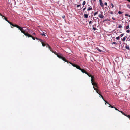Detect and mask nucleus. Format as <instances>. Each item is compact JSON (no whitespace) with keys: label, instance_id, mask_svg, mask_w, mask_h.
Masks as SVG:
<instances>
[{"label":"nucleus","instance_id":"1","mask_svg":"<svg viewBox=\"0 0 130 130\" xmlns=\"http://www.w3.org/2000/svg\"><path fill=\"white\" fill-rule=\"evenodd\" d=\"M57 56L58 58L61 59L64 61L67 62L68 63V61L66 59L65 57H63V55L62 54L60 53H58Z\"/></svg>","mask_w":130,"mask_h":130},{"label":"nucleus","instance_id":"2","mask_svg":"<svg viewBox=\"0 0 130 130\" xmlns=\"http://www.w3.org/2000/svg\"><path fill=\"white\" fill-rule=\"evenodd\" d=\"M12 26L13 27H16L20 30L22 28V27H20V26H18V25H16V24H15V25H12Z\"/></svg>","mask_w":130,"mask_h":130},{"label":"nucleus","instance_id":"3","mask_svg":"<svg viewBox=\"0 0 130 130\" xmlns=\"http://www.w3.org/2000/svg\"><path fill=\"white\" fill-rule=\"evenodd\" d=\"M93 88L94 90H96V92L99 95L101 93V92L100 91H99V90L98 89L96 88L95 87H94Z\"/></svg>","mask_w":130,"mask_h":130},{"label":"nucleus","instance_id":"4","mask_svg":"<svg viewBox=\"0 0 130 130\" xmlns=\"http://www.w3.org/2000/svg\"><path fill=\"white\" fill-rule=\"evenodd\" d=\"M92 85H93V88L94 87H98V86L97 85V84L96 83L94 82H93V83H91Z\"/></svg>","mask_w":130,"mask_h":130},{"label":"nucleus","instance_id":"5","mask_svg":"<svg viewBox=\"0 0 130 130\" xmlns=\"http://www.w3.org/2000/svg\"><path fill=\"white\" fill-rule=\"evenodd\" d=\"M103 13L102 12H101V13L99 14L98 15V16L101 19H103L104 18V16L102 15V14Z\"/></svg>","mask_w":130,"mask_h":130},{"label":"nucleus","instance_id":"6","mask_svg":"<svg viewBox=\"0 0 130 130\" xmlns=\"http://www.w3.org/2000/svg\"><path fill=\"white\" fill-rule=\"evenodd\" d=\"M99 95L101 96V97L102 98V99L104 101H105V102L107 104H108V102L105 100L104 98L103 97V96L101 94H100Z\"/></svg>","mask_w":130,"mask_h":130},{"label":"nucleus","instance_id":"7","mask_svg":"<svg viewBox=\"0 0 130 130\" xmlns=\"http://www.w3.org/2000/svg\"><path fill=\"white\" fill-rule=\"evenodd\" d=\"M102 0H99L100 3V5L101 6V7H104V5L102 2Z\"/></svg>","mask_w":130,"mask_h":130},{"label":"nucleus","instance_id":"8","mask_svg":"<svg viewBox=\"0 0 130 130\" xmlns=\"http://www.w3.org/2000/svg\"><path fill=\"white\" fill-rule=\"evenodd\" d=\"M80 70H81V71L83 73H85L86 74V73H87V72H86L85 70L84 69H82L81 68L80 69Z\"/></svg>","mask_w":130,"mask_h":130},{"label":"nucleus","instance_id":"9","mask_svg":"<svg viewBox=\"0 0 130 130\" xmlns=\"http://www.w3.org/2000/svg\"><path fill=\"white\" fill-rule=\"evenodd\" d=\"M1 16H2V18H3H3L4 17V19H5V20L6 21H7V22H8V21H9L7 20V18L5 16L2 15H2H1Z\"/></svg>","mask_w":130,"mask_h":130},{"label":"nucleus","instance_id":"10","mask_svg":"<svg viewBox=\"0 0 130 130\" xmlns=\"http://www.w3.org/2000/svg\"><path fill=\"white\" fill-rule=\"evenodd\" d=\"M88 6H89L90 7L88 8L87 11H89L90 10H92V7L90 6L89 5H88Z\"/></svg>","mask_w":130,"mask_h":130},{"label":"nucleus","instance_id":"11","mask_svg":"<svg viewBox=\"0 0 130 130\" xmlns=\"http://www.w3.org/2000/svg\"><path fill=\"white\" fill-rule=\"evenodd\" d=\"M119 112H121L122 114L123 115H124L125 116L127 117V116H128V115H126V114H125L124 112L123 111H119Z\"/></svg>","mask_w":130,"mask_h":130},{"label":"nucleus","instance_id":"12","mask_svg":"<svg viewBox=\"0 0 130 130\" xmlns=\"http://www.w3.org/2000/svg\"><path fill=\"white\" fill-rule=\"evenodd\" d=\"M125 47L127 49L129 50H130V49L129 48V46H128L126 44V45L125 46Z\"/></svg>","mask_w":130,"mask_h":130},{"label":"nucleus","instance_id":"13","mask_svg":"<svg viewBox=\"0 0 130 130\" xmlns=\"http://www.w3.org/2000/svg\"><path fill=\"white\" fill-rule=\"evenodd\" d=\"M86 74H87L89 77H91V78L93 76L89 74L87 72V73H86Z\"/></svg>","mask_w":130,"mask_h":130},{"label":"nucleus","instance_id":"14","mask_svg":"<svg viewBox=\"0 0 130 130\" xmlns=\"http://www.w3.org/2000/svg\"><path fill=\"white\" fill-rule=\"evenodd\" d=\"M70 63L71 64V65L73 66V67H76V65L77 64H73V63H71V62H69L68 63Z\"/></svg>","mask_w":130,"mask_h":130},{"label":"nucleus","instance_id":"15","mask_svg":"<svg viewBox=\"0 0 130 130\" xmlns=\"http://www.w3.org/2000/svg\"><path fill=\"white\" fill-rule=\"evenodd\" d=\"M91 83H93L94 82V77L93 76L91 78Z\"/></svg>","mask_w":130,"mask_h":130},{"label":"nucleus","instance_id":"16","mask_svg":"<svg viewBox=\"0 0 130 130\" xmlns=\"http://www.w3.org/2000/svg\"><path fill=\"white\" fill-rule=\"evenodd\" d=\"M75 67H76V68L78 69L79 70H80V69H81L80 67L79 66L77 65H76Z\"/></svg>","mask_w":130,"mask_h":130},{"label":"nucleus","instance_id":"17","mask_svg":"<svg viewBox=\"0 0 130 130\" xmlns=\"http://www.w3.org/2000/svg\"><path fill=\"white\" fill-rule=\"evenodd\" d=\"M20 30L21 31V32L22 33H24V32L25 31L23 29V27H22L21 29Z\"/></svg>","mask_w":130,"mask_h":130},{"label":"nucleus","instance_id":"18","mask_svg":"<svg viewBox=\"0 0 130 130\" xmlns=\"http://www.w3.org/2000/svg\"><path fill=\"white\" fill-rule=\"evenodd\" d=\"M84 17L85 18H88V15L87 14H84Z\"/></svg>","mask_w":130,"mask_h":130},{"label":"nucleus","instance_id":"19","mask_svg":"<svg viewBox=\"0 0 130 130\" xmlns=\"http://www.w3.org/2000/svg\"><path fill=\"white\" fill-rule=\"evenodd\" d=\"M98 11H97L96 12H95L93 14V15L94 16H95L97 14H98Z\"/></svg>","mask_w":130,"mask_h":130},{"label":"nucleus","instance_id":"20","mask_svg":"<svg viewBox=\"0 0 130 130\" xmlns=\"http://www.w3.org/2000/svg\"><path fill=\"white\" fill-rule=\"evenodd\" d=\"M109 105V107H111V108H115V107H113L112 106H111L110 104H109L108 103V104Z\"/></svg>","mask_w":130,"mask_h":130},{"label":"nucleus","instance_id":"21","mask_svg":"<svg viewBox=\"0 0 130 130\" xmlns=\"http://www.w3.org/2000/svg\"><path fill=\"white\" fill-rule=\"evenodd\" d=\"M23 33L26 36H27V35L28 34V32H27V33H25V31L24 32V33Z\"/></svg>","mask_w":130,"mask_h":130},{"label":"nucleus","instance_id":"22","mask_svg":"<svg viewBox=\"0 0 130 130\" xmlns=\"http://www.w3.org/2000/svg\"><path fill=\"white\" fill-rule=\"evenodd\" d=\"M52 52L53 53H54L55 55H57V54H58V53H56V52H54V51H52Z\"/></svg>","mask_w":130,"mask_h":130},{"label":"nucleus","instance_id":"23","mask_svg":"<svg viewBox=\"0 0 130 130\" xmlns=\"http://www.w3.org/2000/svg\"><path fill=\"white\" fill-rule=\"evenodd\" d=\"M42 46H45V45H46V44H45L44 43V42H42Z\"/></svg>","mask_w":130,"mask_h":130},{"label":"nucleus","instance_id":"24","mask_svg":"<svg viewBox=\"0 0 130 130\" xmlns=\"http://www.w3.org/2000/svg\"><path fill=\"white\" fill-rule=\"evenodd\" d=\"M8 22L12 26V25H15V24H13L12 23H11V22H10L9 21H8Z\"/></svg>","mask_w":130,"mask_h":130},{"label":"nucleus","instance_id":"25","mask_svg":"<svg viewBox=\"0 0 130 130\" xmlns=\"http://www.w3.org/2000/svg\"><path fill=\"white\" fill-rule=\"evenodd\" d=\"M48 47L49 48V50H50V51H51L52 52V51H53L52 50V48L51 47H50L49 46H48Z\"/></svg>","mask_w":130,"mask_h":130},{"label":"nucleus","instance_id":"26","mask_svg":"<svg viewBox=\"0 0 130 130\" xmlns=\"http://www.w3.org/2000/svg\"><path fill=\"white\" fill-rule=\"evenodd\" d=\"M27 37H32V36L31 35H30L29 34H28V35H27Z\"/></svg>","mask_w":130,"mask_h":130},{"label":"nucleus","instance_id":"27","mask_svg":"<svg viewBox=\"0 0 130 130\" xmlns=\"http://www.w3.org/2000/svg\"><path fill=\"white\" fill-rule=\"evenodd\" d=\"M96 49L98 50V51L100 52H101L102 51V50L99 49L98 48H97Z\"/></svg>","mask_w":130,"mask_h":130},{"label":"nucleus","instance_id":"28","mask_svg":"<svg viewBox=\"0 0 130 130\" xmlns=\"http://www.w3.org/2000/svg\"><path fill=\"white\" fill-rule=\"evenodd\" d=\"M126 39V38L125 37H124L123 38L122 41L124 42L125 41Z\"/></svg>","mask_w":130,"mask_h":130},{"label":"nucleus","instance_id":"29","mask_svg":"<svg viewBox=\"0 0 130 130\" xmlns=\"http://www.w3.org/2000/svg\"><path fill=\"white\" fill-rule=\"evenodd\" d=\"M86 4V2L85 1H84L83 3V5L84 6Z\"/></svg>","mask_w":130,"mask_h":130},{"label":"nucleus","instance_id":"30","mask_svg":"<svg viewBox=\"0 0 130 130\" xmlns=\"http://www.w3.org/2000/svg\"><path fill=\"white\" fill-rule=\"evenodd\" d=\"M122 27V26L121 25H120V24L119 25V26L118 27V28H121Z\"/></svg>","mask_w":130,"mask_h":130},{"label":"nucleus","instance_id":"31","mask_svg":"<svg viewBox=\"0 0 130 130\" xmlns=\"http://www.w3.org/2000/svg\"><path fill=\"white\" fill-rule=\"evenodd\" d=\"M126 29H128L129 28V25H127L126 27Z\"/></svg>","mask_w":130,"mask_h":130},{"label":"nucleus","instance_id":"32","mask_svg":"<svg viewBox=\"0 0 130 130\" xmlns=\"http://www.w3.org/2000/svg\"><path fill=\"white\" fill-rule=\"evenodd\" d=\"M120 38V37L119 36V37H116V39L118 40Z\"/></svg>","mask_w":130,"mask_h":130},{"label":"nucleus","instance_id":"33","mask_svg":"<svg viewBox=\"0 0 130 130\" xmlns=\"http://www.w3.org/2000/svg\"><path fill=\"white\" fill-rule=\"evenodd\" d=\"M41 35L42 36H45V35L44 34V32H43V33H42V34H41Z\"/></svg>","mask_w":130,"mask_h":130},{"label":"nucleus","instance_id":"34","mask_svg":"<svg viewBox=\"0 0 130 130\" xmlns=\"http://www.w3.org/2000/svg\"><path fill=\"white\" fill-rule=\"evenodd\" d=\"M118 13L119 14H121L122 13V12H121V11H119L118 12Z\"/></svg>","mask_w":130,"mask_h":130},{"label":"nucleus","instance_id":"35","mask_svg":"<svg viewBox=\"0 0 130 130\" xmlns=\"http://www.w3.org/2000/svg\"><path fill=\"white\" fill-rule=\"evenodd\" d=\"M95 18H96V19H98V18H96V17H95V18L94 17L93 18V20H95V21H96V19H95Z\"/></svg>","mask_w":130,"mask_h":130},{"label":"nucleus","instance_id":"36","mask_svg":"<svg viewBox=\"0 0 130 130\" xmlns=\"http://www.w3.org/2000/svg\"><path fill=\"white\" fill-rule=\"evenodd\" d=\"M92 29H93L94 31H95L96 29V28L95 27H93L92 28Z\"/></svg>","mask_w":130,"mask_h":130},{"label":"nucleus","instance_id":"37","mask_svg":"<svg viewBox=\"0 0 130 130\" xmlns=\"http://www.w3.org/2000/svg\"><path fill=\"white\" fill-rule=\"evenodd\" d=\"M111 6H112V8H113L114 7V6L113 4H112V3H111Z\"/></svg>","mask_w":130,"mask_h":130},{"label":"nucleus","instance_id":"38","mask_svg":"<svg viewBox=\"0 0 130 130\" xmlns=\"http://www.w3.org/2000/svg\"><path fill=\"white\" fill-rule=\"evenodd\" d=\"M130 31L129 30H126V32L128 33H129L130 32Z\"/></svg>","mask_w":130,"mask_h":130},{"label":"nucleus","instance_id":"39","mask_svg":"<svg viewBox=\"0 0 130 130\" xmlns=\"http://www.w3.org/2000/svg\"><path fill=\"white\" fill-rule=\"evenodd\" d=\"M38 40L40 42H42V40L40 39L39 38Z\"/></svg>","mask_w":130,"mask_h":130},{"label":"nucleus","instance_id":"40","mask_svg":"<svg viewBox=\"0 0 130 130\" xmlns=\"http://www.w3.org/2000/svg\"><path fill=\"white\" fill-rule=\"evenodd\" d=\"M124 34H121L120 35V36L121 37H122L123 36Z\"/></svg>","mask_w":130,"mask_h":130},{"label":"nucleus","instance_id":"41","mask_svg":"<svg viewBox=\"0 0 130 130\" xmlns=\"http://www.w3.org/2000/svg\"><path fill=\"white\" fill-rule=\"evenodd\" d=\"M115 108V110H117L118 111H120L117 108H116L115 107V108Z\"/></svg>","mask_w":130,"mask_h":130},{"label":"nucleus","instance_id":"42","mask_svg":"<svg viewBox=\"0 0 130 130\" xmlns=\"http://www.w3.org/2000/svg\"><path fill=\"white\" fill-rule=\"evenodd\" d=\"M96 24H95L94 25H93L92 26H93V27H95L96 26Z\"/></svg>","mask_w":130,"mask_h":130},{"label":"nucleus","instance_id":"43","mask_svg":"<svg viewBox=\"0 0 130 130\" xmlns=\"http://www.w3.org/2000/svg\"><path fill=\"white\" fill-rule=\"evenodd\" d=\"M112 44H117V43L116 42H113L112 43Z\"/></svg>","mask_w":130,"mask_h":130},{"label":"nucleus","instance_id":"44","mask_svg":"<svg viewBox=\"0 0 130 130\" xmlns=\"http://www.w3.org/2000/svg\"><path fill=\"white\" fill-rule=\"evenodd\" d=\"M127 117L130 120V115H129L128 116H127Z\"/></svg>","mask_w":130,"mask_h":130},{"label":"nucleus","instance_id":"45","mask_svg":"<svg viewBox=\"0 0 130 130\" xmlns=\"http://www.w3.org/2000/svg\"><path fill=\"white\" fill-rule=\"evenodd\" d=\"M104 4L105 5H106V6H107V3L106 2H105L104 3Z\"/></svg>","mask_w":130,"mask_h":130},{"label":"nucleus","instance_id":"46","mask_svg":"<svg viewBox=\"0 0 130 130\" xmlns=\"http://www.w3.org/2000/svg\"><path fill=\"white\" fill-rule=\"evenodd\" d=\"M31 37L32 38V39L33 40H35V38L34 37L32 36V37Z\"/></svg>","mask_w":130,"mask_h":130},{"label":"nucleus","instance_id":"47","mask_svg":"<svg viewBox=\"0 0 130 130\" xmlns=\"http://www.w3.org/2000/svg\"><path fill=\"white\" fill-rule=\"evenodd\" d=\"M110 14H113V12L112 11H110Z\"/></svg>","mask_w":130,"mask_h":130},{"label":"nucleus","instance_id":"48","mask_svg":"<svg viewBox=\"0 0 130 130\" xmlns=\"http://www.w3.org/2000/svg\"><path fill=\"white\" fill-rule=\"evenodd\" d=\"M86 9V7H85V8H84L83 10L84 11L85 10V9Z\"/></svg>","mask_w":130,"mask_h":130},{"label":"nucleus","instance_id":"49","mask_svg":"<svg viewBox=\"0 0 130 130\" xmlns=\"http://www.w3.org/2000/svg\"><path fill=\"white\" fill-rule=\"evenodd\" d=\"M92 21H90L89 22V24H90L91 23H92Z\"/></svg>","mask_w":130,"mask_h":130},{"label":"nucleus","instance_id":"50","mask_svg":"<svg viewBox=\"0 0 130 130\" xmlns=\"http://www.w3.org/2000/svg\"><path fill=\"white\" fill-rule=\"evenodd\" d=\"M46 47H48V46H49V45L48 44H46Z\"/></svg>","mask_w":130,"mask_h":130},{"label":"nucleus","instance_id":"51","mask_svg":"<svg viewBox=\"0 0 130 130\" xmlns=\"http://www.w3.org/2000/svg\"><path fill=\"white\" fill-rule=\"evenodd\" d=\"M80 6V5H77V7H79Z\"/></svg>","mask_w":130,"mask_h":130},{"label":"nucleus","instance_id":"52","mask_svg":"<svg viewBox=\"0 0 130 130\" xmlns=\"http://www.w3.org/2000/svg\"><path fill=\"white\" fill-rule=\"evenodd\" d=\"M62 17L63 18V19H64L65 17V16L64 15L63 16H62Z\"/></svg>","mask_w":130,"mask_h":130},{"label":"nucleus","instance_id":"53","mask_svg":"<svg viewBox=\"0 0 130 130\" xmlns=\"http://www.w3.org/2000/svg\"><path fill=\"white\" fill-rule=\"evenodd\" d=\"M112 19H113V20H115L116 19L114 18L113 17H112Z\"/></svg>","mask_w":130,"mask_h":130},{"label":"nucleus","instance_id":"54","mask_svg":"<svg viewBox=\"0 0 130 130\" xmlns=\"http://www.w3.org/2000/svg\"><path fill=\"white\" fill-rule=\"evenodd\" d=\"M127 6L128 7V8H129L130 9V5H128Z\"/></svg>","mask_w":130,"mask_h":130},{"label":"nucleus","instance_id":"55","mask_svg":"<svg viewBox=\"0 0 130 130\" xmlns=\"http://www.w3.org/2000/svg\"><path fill=\"white\" fill-rule=\"evenodd\" d=\"M35 39H37V40H38L39 38H38L37 37L35 38Z\"/></svg>","mask_w":130,"mask_h":130},{"label":"nucleus","instance_id":"56","mask_svg":"<svg viewBox=\"0 0 130 130\" xmlns=\"http://www.w3.org/2000/svg\"><path fill=\"white\" fill-rule=\"evenodd\" d=\"M32 35H35V33H33V34H32Z\"/></svg>","mask_w":130,"mask_h":130},{"label":"nucleus","instance_id":"57","mask_svg":"<svg viewBox=\"0 0 130 130\" xmlns=\"http://www.w3.org/2000/svg\"><path fill=\"white\" fill-rule=\"evenodd\" d=\"M125 16H128V14H125Z\"/></svg>","mask_w":130,"mask_h":130},{"label":"nucleus","instance_id":"58","mask_svg":"<svg viewBox=\"0 0 130 130\" xmlns=\"http://www.w3.org/2000/svg\"><path fill=\"white\" fill-rule=\"evenodd\" d=\"M127 1L128 2H130V0H127Z\"/></svg>","mask_w":130,"mask_h":130},{"label":"nucleus","instance_id":"59","mask_svg":"<svg viewBox=\"0 0 130 130\" xmlns=\"http://www.w3.org/2000/svg\"><path fill=\"white\" fill-rule=\"evenodd\" d=\"M0 15H2V14L0 13Z\"/></svg>","mask_w":130,"mask_h":130},{"label":"nucleus","instance_id":"60","mask_svg":"<svg viewBox=\"0 0 130 130\" xmlns=\"http://www.w3.org/2000/svg\"><path fill=\"white\" fill-rule=\"evenodd\" d=\"M129 17L130 18V15L129 16Z\"/></svg>","mask_w":130,"mask_h":130}]
</instances>
